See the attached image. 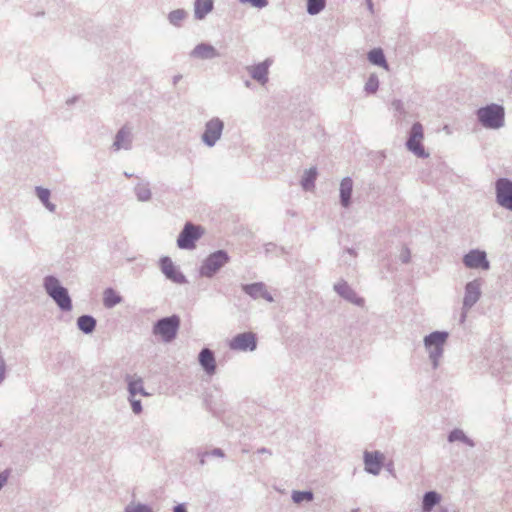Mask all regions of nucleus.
Returning <instances> with one entry per match:
<instances>
[{
    "mask_svg": "<svg viewBox=\"0 0 512 512\" xmlns=\"http://www.w3.org/2000/svg\"><path fill=\"white\" fill-rule=\"evenodd\" d=\"M43 287L47 295L56 303L61 311L69 312L72 310V299L68 289L61 285L57 277L53 275L45 276Z\"/></svg>",
    "mask_w": 512,
    "mask_h": 512,
    "instance_id": "obj_1",
    "label": "nucleus"
},
{
    "mask_svg": "<svg viewBox=\"0 0 512 512\" xmlns=\"http://www.w3.org/2000/svg\"><path fill=\"white\" fill-rule=\"evenodd\" d=\"M478 122L486 129L498 130L505 125V108L503 105L491 103L476 111Z\"/></svg>",
    "mask_w": 512,
    "mask_h": 512,
    "instance_id": "obj_2",
    "label": "nucleus"
},
{
    "mask_svg": "<svg viewBox=\"0 0 512 512\" xmlns=\"http://www.w3.org/2000/svg\"><path fill=\"white\" fill-rule=\"evenodd\" d=\"M449 337L446 331H434L424 337V346L429 354L433 369L440 365V359L444 353V345Z\"/></svg>",
    "mask_w": 512,
    "mask_h": 512,
    "instance_id": "obj_3",
    "label": "nucleus"
},
{
    "mask_svg": "<svg viewBox=\"0 0 512 512\" xmlns=\"http://www.w3.org/2000/svg\"><path fill=\"white\" fill-rule=\"evenodd\" d=\"M180 322V317L175 314L163 317L153 324L152 333L159 336L164 343H170L177 336Z\"/></svg>",
    "mask_w": 512,
    "mask_h": 512,
    "instance_id": "obj_4",
    "label": "nucleus"
},
{
    "mask_svg": "<svg viewBox=\"0 0 512 512\" xmlns=\"http://www.w3.org/2000/svg\"><path fill=\"white\" fill-rule=\"evenodd\" d=\"M229 261L230 256L225 250H217L205 258L200 266L199 273L203 277L212 278Z\"/></svg>",
    "mask_w": 512,
    "mask_h": 512,
    "instance_id": "obj_5",
    "label": "nucleus"
},
{
    "mask_svg": "<svg viewBox=\"0 0 512 512\" xmlns=\"http://www.w3.org/2000/svg\"><path fill=\"white\" fill-rule=\"evenodd\" d=\"M424 138L423 126L419 122H415L409 132V137L406 141V148L418 158H428L429 153L426 152L422 145Z\"/></svg>",
    "mask_w": 512,
    "mask_h": 512,
    "instance_id": "obj_6",
    "label": "nucleus"
},
{
    "mask_svg": "<svg viewBox=\"0 0 512 512\" xmlns=\"http://www.w3.org/2000/svg\"><path fill=\"white\" fill-rule=\"evenodd\" d=\"M204 230L201 226L187 222L177 238V246L180 249L191 250L202 237Z\"/></svg>",
    "mask_w": 512,
    "mask_h": 512,
    "instance_id": "obj_7",
    "label": "nucleus"
},
{
    "mask_svg": "<svg viewBox=\"0 0 512 512\" xmlns=\"http://www.w3.org/2000/svg\"><path fill=\"white\" fill-rule=\"evenodd\" d=\"M224 129V122L218 118L213 117L206 122L204 132L201 136L202 142L208 147H214L220 140Z\"/></svg>",
    "mask_w": 512,
    "mask_h": 512,
    "instance_id": "obj_8",
    "label": "nucleus"
},
{
    "mask_svg": "<svg viewBox=\"0 0 512 512\" xmlns=\"http://www.w3.org/2000/svg\"><path fill=\"white\" fill-rule=\"evenodd\" d=\"M495 194L498 205L512 211V180L498 178L495 182Z\"/></svg>",
    "mask_w": 512,
    "mask_h": 512,
    "instance_id": "obj_9",
    "label": "nucleus"
},
{
    "mask_svg": "<svg viewBox=\"0 0 512 512\" xmlns=\"http://www.w3.org/2000/svg\"><path fill=\"white\" fill-rule=\"evenodd\" d=\"M462 262L465 267L469 269H482L485 271L490 269V262L487 259V254L485 251L480 249L470 250L463 256Z\"/></svg>",
    "mask_w": 512,
    "mask_h": 512,
    "instance_id": "obj_10",
    "label": "nucleus"
},
{
    "mask_svg": "<svg viewBox=\"0 0 512 512\" xmlns=\"http://www.w3.org/2000/svg\"><path fill=\"white\" fill-rule=\"evenodd\" d=\"M229 348L235 351H254L257 348V337L253 332H244L234 336Z\"/></svg>",
    "mask_w": 512,
    "mask_h": 512,
    "instance_id": "obj_11",
    "label": "nucleus"
},
{
    "mask_svg": "<svg viewBox=\"0 0 512 512\" xmlns=\"http://www.w3.org/2000/svg\"><path fill=\"white\" fill-rule=\"evenodd\" d=\"M161 272L165 275L167 279L176 283V284H185L187 283L186 276L179 270L178 267L175 266L173 261L168 256H163L159 261Z\"/></svg>",
    "mask_w": 512,
    "mask_h": 512,
    "instance_id": "obj_12",
    "label": "nucleus"
},
{
    "mask_svg": "<svg viewBox=\"0 0 512 512\" xmlns=\"http://www.w3.org/2000/svg\"><path fill=\"white\" fill-rule=\"evenodd\" d=\"M134 140L132 126L125 124L116 133L113 144V151L130 150Z\"/></svg>",
    "mask_w": 512,
    "mask_h": 512,
    "instance_id": "obj_13",
    "label": "nucleus"
},
{
    "mask_svg": "<svg viewBox=\"0 0 512 512\" xmlns=\"http://www.w3.org/2000/svg\"><path fill=\"white\" fill-rule=\"evenodd\" d=\"M481 297V280L474 279L465 285L463 310H470Z\"/></svg>",
    "mask_w": 512,
    "mask_h": 512,
    "instance_id": "obj_14",
    "label": "nucleus"
},
{
    "mask_svg": "<svg viewBox=\"0 0 512 512\" xmlns=\"http://www.w3.org/2000/svg\"><path fill=\"white\" fill-rule=\"evenodd\" d=\"M333 289L340 297L352 304L361 307L365 303V300L358 296L354 289L343 279L335 283Z\"/></svg>",
    "mask_w": 512,
    "mask_h": 512,
    "instance_id": "obj_15",
    "label": "nucleus"
},
{
    "mask_svg": "<svg viewBox=\"0 0 512 512\" xmlns=\"http://www.w3.org/2000/svg\"><path fill=\"white\" fill-rule=\"evenodd\" d=\"M242 290L254 300L263 298L267 302H270V303L274 301V297L267 290V287L263 282H255L252 284H243Z\"/></svg>",
    "mask_w": 512,
    "mask_h": 512,
    "instance_id": "obj_16",
    "label": "nucleus"
},
{
    "mask_svg": "<svg viewBox=\"0 0 512 512\" xmlns=\"http://www.w3.org/2000/svg\"><path fill=\"white\" fill-rule=\"evenodd\" d=\"M272 62L270 58H267L261 63L249 66L247 70L251 78L261 85H265L268 82L269 67L272 65Z\"/></svg>",
    "mask_w": 512,
    "mask_h": 512,
    "instance_id": "obj_17",
    "label": "nucleus"
},
{
    "mask_svg": "<svg viewBox=\"0 0 512 512\" xmlns=\"http://www.w3.org/2000/svg\"><path fill=\"white\" fill-rule=\"evenodd\" d=\"M190 58L199 60H211L220 56L214 46L209 43H200L196 45L189 53Z\"/></svg>",
    "mask_w": 512,
    "mask_h": 512,
    "instance_id": "obj_18",
    "label": "nucleus"
},
{
    "mask_svg": "<svg viewBox=\"0 0 512 512\" xmlns=\"http://www.w3.org/2000/svg\"><path fill=\"white\" fill-rule=\"evenodd\" d=\"M384 455L379 451L364 453L365 470L373 475H378L381 471Z\"/></svg>",
    "mask_w": 512,
    "mask_h": 512,
    "instance_id": "obj_19",
    "label": "nucleus"
},
{
    "mask_svg": "<svg viewBox=\"0 0 512 512\" xmlns=\"http://www.w3.org/2000/svg\"><path fill=\"white\" fill-rule=\"evenodd\" d=\"M198 361L208 375H213L216 372V361L214 352L209 348H203L198 356Z\"/></svg>",
    "mask_w": 512,
    "mask_h": 512,
    "instance_id": "obj_20",
    "label": "nucleus"
},
{
    "mask_svg": "<svg viewBox=\"0 0 512 512\" xmlns=\"http://www.w3.org/2000/svg\"><path fill=\"white\" fill-rule=\"evenodd\" d=\"M125 381L127 382L129 397H135L137 394L143 396L149 395L144 389L143 379L140 376L127 374Z\"/></svg>",
    "mask_w": 512,
    "mask_h": 512,
    "instance_id": "obj_21",
    "label": "nucleus"
},
{
    "mask_svg": "<svg viewBox=\"0 0 512 512\" xmlns=\"http://www.w3.org/2000/svg\"><path fill=\"white\" fill-rule=\"evenodd\" d=\"M353 191V180L351 177H344L340 182V204L344 208H348L351 204V196Z\"/></svg>",
    "mask_w": 512,
    "mask_h": 512,
    "instance_id": "obj_22",
    "label": "nucleus"
},
{
    "mask_svg": "<svg viewBox=\"0 0 512 512\" xmlns=\"http://www.w3.org/2000/svg\"><path fill=\"white\" fill-rule=\"evenodd\" d=\"M214 9V0H195L194 1V18L203 20Z\"/></svg>",
    "mask_w": 512,
    "mask_h": 512,
    "instance_id": "obj_23",
    "label": "nucleus"
},
{
    "mask_svg": "<svg viewBox=\"0 0 512 512\" xmlns=\"http://www.w3.org/2000/svg\"><path fill=\"white\" fill-rule=\"evenodd\" d=\"M367 59L371 64L389 70V65L381 48H373L370 50L367 54Z\"/></svg>",
    "mask_w": 512,
    "mask_h": 512,
    "instance_id": "obj_24",
    "label": "nucleus"
},
{
    "mask_svg": "<svg viewBox=\"0 0 512 512\" xmlns=\"http://www.w3.org/2000/svg\"><path fill=\"white\" fill-rule=\"evenodd\" d=\"M441 501V495L436 491H428L423 495L422 511L431 512Z\"/></svg>",
    "mask_w": 512,
    "mask_h": 512,
    "instance_id": "obj_25",
    "label": "nucleus"
},
{
    "mask_svg": "<svg viewBox=\"0 0 512 512\" xmlns=\"http://www.w3.org/2000/svg\"><path fill=\"white\" fill-rule=\"evenodd\" d=\"M35 194L40 200V202L43 204V206L49 211L54 213L56 211V205L50 201L51 192L49 189L36 186L35 187Z\"/></svg>",
    "mask_w": 512,
    "mask_h": 512,
    "instance_id": "obj_26",
    "label": "nucleus"
},
{
    "mask_svg": "<svg viewBox=\"0 0 512 512\" xmlns=\"http://www.w3.org/2000/svg\"><path fill=\"white\" fill-rule=\"evenodd\" d=\"M96 319L91 315H81L77 319V327L84 334H91L96 328Z\"/></svg>",
    "mask_w": 512,
    "mask_h": 512,
    "instance_id": "obj_27",
    "label": "nucleus"
},
{
    "mask_svg": "<svg viewBox=\"0 0 512 512\" xmlns=\"http://www.w3.org/2000/svg\"><path fill=\"white\" fill-rule=\"evenodd\" d=\"M122 302V297L113 288H106L103 292V304L110 309Z\"/></svg>",
    "mask_w": 512,
    "mask_h": 512,
    "instance_id": "obj_28",
    "label": "nucleus"
},
{
    "mask_svg": "<svg viewBox=\"0 0 512 512\" xmlns=\"http://www.w3.org/2000/svg\"><path fill=\"white\" fill-rule=\"evenodd\" d=\"M448 441L449 442H456L460 441L464 444L468 445L469 447H474L475 443L472 439L466 436V434L461 429H454L452 430L448 435Z\"/></svg>",
    "mask_w": 512,
    "mask_h": 512,
    "instance_id": "obj_29",
    "label": "nucleus"
},
{
    "mask_svg": "<svg viewBox=\"0 0 512 512\" xmlns=\"http://www.w3.org/2000/svg\"><path fill=\"white\" fill-rule=\"evenodd\" d=\"M317 177V170L316 168L312 167L305 171L302 180L301 185L304 190L308 191L314 188V183Z\"/></svg>",
    "mask_w": 512,
    "mask_h": 512,
    "instance_id": "obj_30",
    "label": "nucleus"
},
{
    "mask_svg": "<svg viewBox=\"0 0 512 512\" xmlns=\"http://www.w3.org/2000/svg\"><path fill=\"white\" fill-rule=\"evenodd\" d=\"M137 199L141 202H146L151 199L152 193L149 183H138L134 188Z\"/></svg>",
    "mask_w": 512,
    "mask_h": 512,
    "instance_id": "obj_31",
    "label": "nucleus"
},
{
    "mask_svg": "<svg viewBox=\"0 0 512 512\" xmlns=\"http://www.w3.org/2000/svg\"><path fill=\"white\" fill-rule=\"evenodd\" d=\"M188 13L184 9H176L168 14V21L175 27H181L182 22L187 18Z\"/></svg>",
    "mask_w": 512,
    "mask_h": 512,
    "instance_id": "obj_32",
    "label": "nucleus"
},
{
    "mask_svg": "<svg viewBox=\"0 0 512 512\" xmlns=\"http://www.w3.org/2000/svg\"><path fill=\"white\" fill-rule=\"evenodd\" d=\"M307 13L309 15H317L325 9L326 0H306Z\"/></svg>",
    "mask_w": 512,
    "mask_h": 512,
    "instance_id": "obj_33",
    "label": "nucleus"
},
{
    "mask_svg": "<svg viewBox=\"0 0 512 512\" xmlns=\"http://www.w3.org/2000/svg\"><path fill=\"white\" fill-rule=\"evenodd\" d=\"M292 500L296 504H300L303 501H312L314 494L312 491H293Z\"/></svg>",
    "mask_w": 512,
    "mask_h": 512,
    "instance_id": "obj_34",
    "label": "nucleus"
},
{
    "mask_svg": "<svg viewBox=\"0 0 512 512\" xmlns=\"http://www.w3.org/2000/svg\"><path fill=\"white\" fill-rule=\"evenodd\" d=\"M379 88V79L376 74H371L365 83L364 90L368 94H374Z\"/></svg>",
    "mask_w": 512,
    "mask_h": 512,
    "instance_id": "obj_35",
    "label": "nucleus"
},
{
    "mask_svg": "<svg viewBox=\"0 0 512 512\" xmlns=\"http://www.w3.org/2000/svg\"><path fill=\"white\" fill-rule=\"evenodd\" d=\"M124 512H153L152 509L146 505L141 503H131L126 506Z\"/></svg>",
    "mask_w": 512,
    "mask_h": 512,
    "instance_id": "obj_36",
    "label": "nucleus"
},
{
    "mask_svg": "<svg viewBox=\"0 0 512 512\" xmlns=\"http://www.w3.org/2000/svg\"><path fill=\"white\" fill-rule=\"evenodd\" d=\"M241 4H249L250 6L258 9L265 8L268 5V0H238Z\"/></svg>",
    "mask_w": 512,
    "mask_h": 512,
    "instance_id": "obj_37",
    "label": "nucleus"
},
{
    "mask_svg": "<svg viewBox=\"0 0 512 512\" xmlns=\"http://www.w3.org/2000/svg\"><path fill=\"white\" fill-rule=\"evenodd\" d=\"M129 402L131 404L132 411L135 414H140L142 412V404L139 399H136L135 397H129Z\"/></svg>",
    "mask_w": 512,
    "mask_h": 512,
    "instance_id": "obj_38",
    "label": "nucleus"
},
{
    "mask_svg": "<svg viewBox=\"0 0 512 512\" xmlns=\"http://www.w3.org/2000/svg\"><path fill=\"white\" fill-rule=\"evenodd\" d=\"M193 453L199 459V464L201 466H204L206 464V457L209 456V452L208 451H201L200 449H196V450L193 451Z\"/></svg>",
    "mask_w": 512,
    "mask_h": 512,
    "instance_id": "obj_39",
    "label": "nucleus"
},
{
    "mask_svg": "<svg viewBox=\"0 0 512 512\" xmlns=\"http://www.w3.org/2000/svg\"><path fill=\"white\" fill-rule=\"evenodd\" d=\"M400 260L402 263H408L410 261V258H411V255H410V250L407 248V247H404L402 250H401V253H400Z\"/></svg>",
    "mask_w": 512,
    "mask_h": 512,
    "instance_id": "obj_40",
    "label": "nucleus"
},
{
    "mask_svg": "<svg viewBox=\"0 0 512 512\" xmlns=\"http://www.w3.org/2000/svg\"><path fill=\"white\" fill-rule=\"evenodd\" d=\"M9 476H10V470H8V469L0 472V490L7 483L8 479H9Z\"/></svg>",
    "mask_w": 512,
    "mask_h": 512,
    "instance_id": "obj_41",
    "label": "nucleus"
},
{
    "mask_svg": "<svg viewBox=\"0 0 512 512\" xmlns=\"http://www.w3.org/2000/svg\"><path fill=\"white\" fill-rule=\"evenodd\" d=\"M209 456H214V457H219V458H224L225 457V453L222 449L220 448H214L213 450H211L209 452Z\"/></svg>",
    "mask_w": 512,
    "mask_h": 512,
    "instance_id": "obj_42",
    "label": "nucleus"
},
{
    "mask_svg": "<svg viewBox=\"0 0 512 512\" xmlns=\"http://www.w3.org/2000/svg\"><path fill=\"white\" fill-rule=\"evenodd\" d=\"M392 106L394 107L395 110L399 111L400 113L404 112L403 103L401 100H394L392 102Z\"/></svg>",
    "mask_w": 512,
    "mask_h": 512,
    "instance_id": "obj_43",
    "label": "nucleus"
},
{
    "mask_svg": "<svg viewBox=\"0 0 512 512\" xmlns=\"http://www.w3.org/2000/svg\"><path fill=\"white\" fill-rule=\"evenodd\" d=\"M173 512H187V509L184 504H178L174 507Z\"/></svg>",
    "mask_w": 512,
    "mask_h": 512,
    "instance_id": "obj_44",
    "label": "nucleus"
},
{
    "mask_svg": "<svg viewBox=\"0 0 512 512\" xmlns=\"http://www.w3.org/2000/svg\"><path fill=\"white\" fill-rule=\"evenodd\" d=\"M367 4V8L370 11V13L374 12V5L372 0H365Z\"/></svg>",
    "mask_w": 512,
    "mask_h": 512,
    "instance_id": "obj_45",
    "label": "nucleus"
},
{
    "mask_svg": "<svg viewBox=\"0 0 512 512\" xmlns=\"http://www.w3.org/2000/svg\"><path fill=\"white\" fill-rule=\"evenodd\" d=\"M257 453L258 454H269V455H271V451L269 449L265 448V447L259 448L257 450Z\"/></svg>",
    "mask_w": 512,
    "mask_h": 512,
    "instance_id": "obj_46",
    "label": "nucleus"
},
{
    "mask_svg": "<svg viewBox=\"0 0 512 512\" xmlns=\"http://www.w3.org/2000/svg\"><path fill=\"white\" fill-rule=\"evenodd\" d=\"M345 252L354 258L357 256V252L352 248H347Z\"/></svg>",
    "mask_w": 512,
    "mask_h": 512,
    "instance_id": "obj_47",
    "label": "nucleus"
},
{
    "mask_svg": "<svg viewBox=\"0 0 512 512\" xmlns=\"http://www.w3.org/2000/svg\"><path fill=\"white\" fill-rule=\"evenodd\" d=\"M468 311H469V310H463V309H462V313H461V317H460V322H461V323H463V322L465 321L466 316H467V312H468Z\"/></svg>",
    "mask_w": 512,
    "mask_h": 512,
    "instance_id": "obj_48",
    "label": "nucleus"
},
{
    "mask_svg": "<svg viewBox=\"0 0 512 512\" xmlns=\"http://www.w3.org/2000/svg\"><path fill=\"white\" fill-rule=\"evenodd\" d=\"M181 78H182V76H181V75H175V76L173 77V83H174V84H176V83H177Z\"/></svg>",
    "mask_w": 512,
    "mask_h": 512,
    "instance_id": "obj_49",
    "label": "nucleus"
},
{
    "mask_svg": "<svg viewBox=\"0 0 512 512\" xmlns=\"http://www.w3.org/2000/svg\"><path fill=\"white\" fill-rule=\"evenodd\" d=\"M438 512H449L446 507H441Z\"/></svg>",
    "mask_w": 512,
    "mask_h": 512,
    "instance_id": "obj_50",
    "label": "nucleus"
},
{
    "mask_svg": "<svg viewBox=\"0 0 512 512\" xmlns=\"http://www.w3.org/2000/svg\"><path fill=\"white\" fill-rule=\"evenodd\" d=\"M270 246H272V244H267V245H266V251L271 250V247H270Z\"/></svg>",
    "mask_w": 512,
    "mask_h": 512,
    "instance_id": "obj_51",
    "label": "nucleus"
},
{
    "mask_svg": "<svg viewBox=\"0 0 512 512\" xmlns=\"http://www.w3.org/2000/svg\"><path fill=\"white\" fill-rule=\"evenodd\" d=\"M270 246H272V244H267V245H266V251L271 250V247H270Z\"/></svg>",
    "mask_w": 512,
    "mask_h": 512,
    "instance_id": "obj_52",
    "label": "nucleus"
},
{
    "mask_svg": "<svg viewBox=\"0 0 512 512\" xmlns=\"http://www.w3.org/2000/svg\"><path fill=\"white\" fill-rule=\"evenodd\" d=\"M124 175H125L126 177H131V176H132L130 173H127V172H125V173H124Z\"/></svg>",
    "mask_w": 512,
    "mask_h": 512,
    "instance_id": "obj_53",
    "label": "nucleus"
},
{
    "mask_svg": "<svg viewBox=\"0 0 512 512\" xmlns=\"http://www.w3.org/2000/svg\"><path fill=\"white\" fill-rule=\"evenodd\" d=\"M43 15H44V12H39V13L37 14V16H43Z\"/></svg>",
    "mask_w": 512,
    "mask_h": 512,
    "instance_id": "obj_54",
    "label": "nucleus"
},
{
    "mask_svg": "<svg viewBox=\"0 0 512 512\" xmlns=\"http://www.w3.org/2000/svg\"><path fill=\"white\" fill-rule=\"evenodd\" d=\"M246 86L249 87L250 86V82L249 81H246Z\"/></svg>",
    "mask_w": 512,
    "mask_h": 512,
    "instance_id": "obj_55",
    "label": "nucleus"
}]
</instances>
